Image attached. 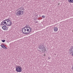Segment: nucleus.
Returning a JSON list of instances; mask_svg holds the SVG:
<instances>
[{"mask_svg":"<svg viewBox=\"0 0 73 73\" xmlns=\"http://www.w3.org/2000/svg\"><path fill=\"white\" fill-rule=\"evenodd\" d=\"M42 17L43 18H45V16L44 15H42Z\"/></svg>","mask_w":73,"mask_h":73,"instance_id":"nucleus-14","label":"nucleus"},{"mask_svg":"<svg viewBox=\"0 0 73 73\" xmlns=\"http://www.w3.org/2000/svg\"><path fill=\"white\" fill-rule=\"evenodd\" d=\"M2 29L5 31H7L8 29V28L6 26H4L2 27Z\"/></svg>","mask_w":73,"mask_h":73,"instance_id":"nucleus-7","label":"nucleus"},{"mask_svg":"<svg viewBox=\"0 0 73 73\" xmlns=\"http://www.w3.org/2000/svg\"><path fill=\"white\" fill-rule=\"evenodd\" d=\"M21 68H22L20 66H18L16 67V70L17 72H21L22 71Z\"/></svg>","mask_w":73,"mask_h":73,"instance_id":"nucleus-4","label":"nucleus"},{"mask_svg":"<svg viewBox=\"0 0 73 73\" xmlns=\"http://www.w3.org/2000/svg\"><path fill=\"white\" fill-rule=\"evenodd\" d=\"M23 12L24 11H18L16 15L17 16H19V15H23Z\"/></svg>","mask_w":73,"mask_h":73,"instance_id":"nucleus-5","label":"nucleus"},{"mask_svg":"<svg viewBox=\"0 0 73 73\" xmlns=\"http://www.w3.org/2000/svg\"><path fill=\"white\" fill-rule=\"evenodd\" d=\"M49 58V59H50V58Z\"/></svg>","mask_w":73,"mask_h":73,"instance_id":"nucleus-19","label":"nucleus"},{"mask_svg":"<svg viewBox=\"0 0 73 73\" xmlns=\"http://www.w3.org/2000/svg\"><path fill=\"white\" fill-rule=\"evenodd\" d=\"M58 5H59L60 4V3H58Z\"/></svg>","mask_w":73,"mask_h":73,"instance_id":"nucleus-18","label":"nucleus"},{"mask_svg":"<svg viewBox=\"0 0 73 73\" xmlns=\"http://www.w3.org/2000/svg\"><path fill=\"white\" fill-rule=\"evenodd\" d=\"M35 23H38V22L37 21H36L35 22Z\"/></svg>","mask_w":73,"mask_h":73,"instance_id":"nucleus-16","label":"nucleus"},{"mask_svg":"<svg viewBox=\"0 0 73 73\" xmlns=\"http://www.w3.org/2000/svg\"><path fill=\"white\" fill-rule=\"evenodd\" d=\"M3 49H7V47H6L4 45V46H3Z\"/></svg>","mask_w":73,"mask_h":73,"instance_id":"nucleus-10","label":"nucleus"},{"mask_svg":"<svg viewBox=\"0 0 73 73\" xmlns=\"http://www.w3.org/2000/svg\"><path fill=\"white\" fill-rule=\"evenodd\" d=\"M72 69L73 70V65H72Z\"/></svg>","mask_w":73,"mask_h":73,"instance_id":"nucleus-15","label":"nucleus"},{"mask_svg":"<svg viewBox=\"0 0 73 73\" xmlns=\"http://www.w3.org/2000/svg\"><path fill=\"white\" fill-rule=\"evenodd\" d=\"M1 41H2V42H5V40H2Z\"/></svg>","mask_w":73,"mask_h":73,"instance_id":"nucleus-13","label":"nucleus"},{"mask_svg":"<svg viewBox=\"0 0 73 73\" xmlns=\"http://www.w3.org/2000/svg\"><path fill=\"white\" fill-rule=\"evenodd\" d=\"M32 31V28L30 26L27 25L25 26L22 29V32L26 35H29Z\"/></svg>","mask_w":73,"mask_h":73,"instance_id":"nucleus-1","label":"nucleus"},{"mask_svg":"<svg viewBox=\"0 0 73 73\" xmlns=\"http://www.w3.org/2000/svg\"><path fill=\"white\" fill-rule=\"evenodd\" d=\"M4 46V45L3 44H1V47H2L3 48Z\"/></svg>","mask_w":73,"mask_h":73,"instance_id":"nucleus-12","label":"nucleus"},{"mask_svg":"<svg viewBox=\"0 0 73 73\" xmlns=\"http://www.w3.org/2000/svg\"><path fill=\"white\" fill-rule=\"evenodd\" d=\"M68 1L69 3H73L72 2V0H68Z\"/></svg>","mask_w":73,"mask_h":73,"instance_id":"nucleus-11","label":"nucleus"},{"mask_svg":"<svg viewBox=\"0 0 73 73\" xmlns=\"http://www.w3.org/2000/svg\"><path fill=\"white\" fill-rule=\"evenodd\" d=\"M70 53L71 54H72V56H73V46H72L71 48L69 50Z\"/></svg>","mask_w":73,"mask_h":73,"instance_id":"nucleus-6","label":"nucleus"},{"mask_svg":"<svg viewBox=\"0 0 73 73\" xmlns=\"http://www.w3.org/2000/svg\"><path fill=\"white\" fill-rule=\"evenodd\" d=\"M71 1H72V2L73 3V0H71Z\"/></svg>","mask_w":73,"mask_h":73,"instance_id":"nucleus-17","label":"nucleus"},{"mask_svg":"<svg viewBox=\"0 0 73 73\" xmlns=\"http://www.w3.org/2000/svg\"><path fill=\"white\" fill-rule=\"evenodd\" d=\"M19 9V10H20V11H24V9L23 7H21Z\"/></svg>","mask_w":73,"mask_h":73,"instance_id":"nucleus-9","label":"nucleus"},{"mask_svg":"<svg viewBox=\"0 0 73 73\" xmlns=\"http://www.w3.org/2000/svg\"><path fill=\"white\" fill-rule=\"evenodd\" d=\"M44 56H45V55H44Z\"/></svg>","mask_w":73,"mask_h":73,"instance_id":"nucleus-20","label":"nucleus"},{"mask_svg":"<svg viewBox=\"0 0 73 73\" xmlns=\"http://www.w3.org/2000/svg\"><path fill=\"white\" fill-rule=\"evenodd\" d=\"M54 32H57L58 31V27H55L54 28Z\"/></svg>","mask_w":73,"mask_h":73,"instance_id":"nucleus-8","label":"nucleus"},{"mask_svg":"<svg viewBox=\"0 0 73 73\" xmlns=\"http://www.w3.org/2000/svg\"><path fill=\"white\" fill-rule=\"evenodd\" d=\"M9 19V18L6 19L3 21L1 23V25L4 26H11V21Z\"/></svg>","mask_w":73,"mask_h":73,"instance_id":"nucleus-2","label":"nucleus"},{"mask_svg":"<svg viewBox=\"0 0 73 73\" xmlns=\"http://www.w3.org/2000/svg\"><path fill=\"white\" fill-rule=\"evenodd\" d=\"M39 49L42 50V51L43 52L44 50H46V48L45 47V46L44 45H43L42 44H40V45L38 47Z\"/></svg>","mask_w":73,"mask_h":73,"instance_id":"nucleus-3","label":"nucleus"}]
</instances>
